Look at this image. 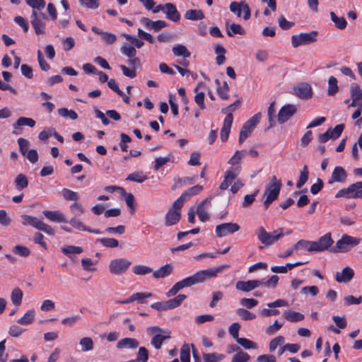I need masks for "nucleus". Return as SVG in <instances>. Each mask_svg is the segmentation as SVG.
<instances>
[{
    "label": "nucleus",
    "instance_id": "obj_9",
    "mask_svg": "<svg viewBox=\"0 0 362 362\" xmlns=\"http://www.w3.org/2000/svg\"><path fill=\"white\" fill-rule=\"evenodd\" d=\"M230 11L235 14L238 17H240L242 11H243V18L248 20L251 16V11L247 4L245 1L241 2L233 1L229 6Z\"/></svg>",
    "mask_w": 362,
    "mask_h": 362
},
{
    "label": "nucleus",
    "instance_id": "obj_30",
    "mask_svg": "<svg viewBox=\"0 0 362 362\" xmlns=\"http://www.w3.org/2000/svg\"><path fill=\"white\" fill-rule=\"evenodd\" d=\"M283 315L286 320L291 322L301 321L305 317L303 314L291 310L284 311Z\"/></svg>",
    "mask_w": 362,
    "mask_h": 362
},
{
    "label": "nucleus",
    "instance_id": "obj_26",
    "mask_svg": "<svg viewBox=\"0 0 362 362\" xmlns=\"http://www.w3.org/2000/svg\"><path fill=\"white\" fill-rule=\"evenodd\" d=\"M71 226L74 228L82 231H87L95 234H101L102 232L98 229H91L89 227L86 226L80 220L73 217L69 221H68Z\"/></svg>",
    "mask_w": 362,
    "mask_h": 362
},
{
    "label": "nucleus",
    "instance_id": "obj_62",
    "mask_svg": "<svg viewBox=\"0 0 362 362\" xmlns=\"http://www.w3.org/2000/svg\"><path fill=\"white\" fill-rule=\"evenodd\" d=\"M245 31L241 25L234 23L230 25V28L227 31V34L230 37L235 34L243 35Z\"/></svg>",
    "mask_w": 362,
    "mask_h": 362
},
{
    "label": "nucleus",
    "instance_id": "obj_34",
    "mask_svg": "<svg viewBox=\"0 0 362 362\" xmlns=\"http://www.w3.org/2000/svg\"><path fill=\"white\" fill-rule=\"evenodd\" d=\"M23 296V293L21 291V289L18 287L15 288L11 291V302L13 303V304L15 306L18 307L22 303Z\"/></svg>",
    "mask_w": 362,
    "mask_h": 362
},
{
    "label": "nucleus",
    "instance_id": "obj_52",
    "mask_svg": "<svg viewBox=\"0 0 362 362\" xmlns=\"http://www.w3.org/2000/svg\"><path fill=\"white\" fill-rule=\"evenodd\" d=\"M236 341L245 349H256L258 347L255 342L246 338L240 337Z\"/></svg>",
    "mask_w": 362,
    "mask_h": 362
},
{
    "label": "nucleus",
    "instance_id": "obj_61",
    "mask_svg": "<svg viewBox=\"0 0 362 362\" xmlns=\"http://www.w3.org/2000/svg\"><path fill=\"white\" fill-rule=\"evenodd\" d=\"M17 142L19 146V151L21 154L24 156L28 152V147L30 142L24 138H18Z\"/></svg>",
    "mask_w": 362,
    "mask_h": 362
},
{
    "label": "nucleus",
    "instance_id": "obj_12",
    "mask_svg": "<svg viewBox=\"0 0 362 362\" xmlns=\"http://www.w3.org/2000/svg\"><path fill=\"white\" fill-rule=\"evenodd\" d=\"M240 230V226L235 223H224L216 226L215 232L218 238L233 234Z\"/></svg>",
    "mask_w": 362,
    "mask_h": 362
},
{
    "label": "nucleus",
    "instance_id": "obj_53",
    "mask_svg": "<svg viewBox=\"0 0 362 362\" xmlns=\"http://www.w3.org/2000/svg\"><path fill=\"white\" fill-rule=\"evenodd\" d=\"M203 358L204 362H218L223 360L225 356L216 353L204 354Z\"/></svg>",
    "mask_w": 362,
    "mask_h": 362
},
{
    "label": "nucleus",
    "instance_id": "obj_39",
    "mask_svg": "<svg viewBox=\"0 0 362 362\" xmlns=\"http://www.w3.org/2000/svg\"><path fill=\"white\" fill-rule=\"evenodd\" d=\"M35 312L34 310H28L23 317L17 320L20 325H26L33 322L35 318Z\"/></svg>",
    "mask_w": 362,
    "mask_h": 362
},
{
    "label": "nucleus",
    "instance_id": "obj_2",
    "mask_svg": "<svg viewBox=\"0 0 362 362\" xmlns=\"http://www.w3.org/2000/svg\"><path fill=\"white\" fill-rule=\"evenodd\" d=\"M281 185V180H277L274 175L272 176L270 182L267 185L264 193L266 197L263 203L265 209H268L270 204L278 198Z\"/></svg>",
    "mask_w": 362,
    "mask_h": 362
},
{
    "label": "nucleus",
    "instance_id": "obj_35",
    "mask_svg": "<svg viewBox=\"0 0 362 362\" xmlns=\"http://www.w3.org/2000/svg\"><path fill=\"white\" fill-rule=\"evenodd\" d=\"M14 184L18 190H23L28 185V177L24 174H18L15 178Z\"/></svg>",
    "mask_w": 362,
    "mask_h": 362
},
{
    "label": "nucleus",
    "instance_id": "obj_3",
    "mask_svg": "<svg viewBox=\"0 0 362 362\" xmlns=\"http://www.w3.org/2000/svg\"><path fill=\"white\" fill-rule=\"evenodd\" d=\"M283 228H280L272 233L267 232L263 226L257 228L255 234L258 240L265 246H270L281 238L284 233Z\"/></svg>",
    "mask_w": 362,
    "mask_h": 362
},
{
    "label": "nucleus",
    "instance_id": "obj_22",
    "mask_svg": "<svg viewBox=\"0 0 362 362\" xmlns=\"http://www.w3.org/2000/svg\"><path fill=\"white\" fill-rule=\"evenodd\" d=\"M165 7V13L168 20L175 23L180 20V13L177 11L175 5L172 3H167Z\"/></svg>",
    "mask_w": 362,
    "mask_h": 362
},
{
    "label": "nucleus",
    "instance_id": "obj_37",
    "mask_svg": "<svg viewBox=\"0 0 362 362\" xmlns=\"http://www.w3.org/2000/svg\"><path fill=\"white\" fill-rule=\"evenodd\" d=\"M35 125V121L29 117H21L17 121L13 124V128L17 129L21 126H28L30 127H33Z\"/></svg>",
    "mask_w": 362,
    "mask_h": 362
},
{
    "label": "nucleus",
    "instance_id": "obj_55",
    "mask_svg": "<svg viewBox=\"0 0 362 362\" xmlns=\"http://www.w3.org/2000/svg\"><path fill=\"white\" fill-rule=\"evenodd\" d=\"M267 117L269 122V127H272L275 123V101L272 102L267 109Z\"/></svg>",
    "mask_w": 362,
    "mask_h": 362
},
{
    "label": "nucleus",
    "instance_id": "obj_59",
    "mask_svg": "<svg viewBox=\"0 0 362 362\" xmlns=\"http://www.w3.org/2000/svg\"><path fill=\"white\" fill-rule=\"evenodd\" d=\"M350 94L351 96H355L359 100H362V89L356 83H352L350 85Z\"/></svg>",
    "mask_w": 362,
    "mask_h": 362
},
{
    "label": "nucleus",
    "instance_id": "obj_17",
    "mask_svg": "<svg viewBox=\"0 0 362 362\" xmlns=\"http://www.w3.org/2000/svg\"><path fill=\"white\" fill-rule=\"evenodd\" d=\"M347 178V173L341 166H337L334 168L328 184L332 185L334 182L343 183Z\"/></svg>",
    "mask_w": 362,
    "mask_h": 362
},
{
    "label": "nucleus",
    "instance_id": "obj_63",
    "mask_svg": "<svg viewBox=\"0 0 362 362\" xmlns=\"http://www.w3.org/2000/svg\"><path fill=\"white\" fill-rule=\"evenodd\" d=\"M229 90V86L226 81H224L222 86H220L217 89V93L219 97L223 100H227L229 98L228 93Z\"/></svg>",
    "mask_w": 362,
    "mask_h": 362
},
{
    "label": "nucleus",
    "instance_id": "obj_6",
    "mask_svg": "<svg viewBox=\"0 0 362 362\" xmlns=\"http://www.w3.org/2000/svg\"><path fill=\"white\" fill-rule=\"evenodd\" d=\"M261 113L258 112L245 122L241 128L239 143H243L252 132L261 119Z\"/></svg>",
    "mask_w": 362,
    "mask_h": 362
},
{
    "label": "nucleus",
    "instance_id": "obj_51",
    "mask_svg": "<svg viewBox=\"0 0 362 362\" xmlns=\"http://www.w3.org/2000/svg\"><path fill=\"white\" fill-rule=\"evenodd\" d=\"M132 272L136 275H146L153 272V269L148 266L136 264L132 268Z\"/></svg>",
    "mask_w": 362,
    "mask_h": 362
},
{
    "label": "nucleus",
    "instance_id": "obj_13",
    "mask_svg": "<svg viewBox=\"0 0 362 362\" xmlns=\"http://www.w3.org/2000/svg\"><path fill=\"white\" fill-rule=\"evenodd\" d=\"M297 112V107L293 104L284 105L279 111L277 120L279 124L287 122Z\"/></svg>",
    "mask_w": 362,
    "mask_h": 362
},
{
    "label": "nucleus",
    "instance_id": "obj_7",
    "mask_svg": "<svg viewBox=\"0 0 362 362\" xmlns=\"http://www.w3.org/2000/svg\"><path fill=\"white\" fill-rule=\"evenodd\" d=\"M317 32L311 31L310 33H301L299 35L291 37V44L295 48L303 45H309L317 41Z\"/></svg>",
    "mask_w": 362,
    "mask_h": 362
},
{
    "label": "nucleus",
    "instance_id": "obj_29",
    "mask_svg": "<svg viewBox=\"0 0 362 362\" xmlns=\"http://www.w3.org/2000/svg\"><path fill=\"white\" fill-rule=\"evenodd\" d=\"M91 30L95 34L100 35L103 40L108 45L113 44L117 40V37L115 34L108 32H103L95 26H93Z\"/></svg>",
    "mask_w": 362,
    "mask_h": 362
},
{
    "label": "nucleus",
    "instance_id": "obj_1",
    "mask_svg": "<svg viewBox=\"0 0 362 362\" xmlns=\"http://www.w3.org/2000/svg\"><path fill=\"white\" fill-rule=\"evenodd\" d=\"M229 265L223 264L215 268H210L208 269L200 270L193 275L188 276L182 280L177 282L167 292L168 297L175 296L180 290L189 287L191 286L201 284L206 280L217 276V275L222 272L223 269H228Z\"/></svg>",
    "mask_w": 362,
    "mask_h": 362
},
{
    "label": "nucleus",
    "instance_id": "obj_41",
    "mask_svg": "<svg viewBox=\"0 0 362 362\" xmlns=\"http://www.w3.org/2000/svg\"><path fill=\"white\" fill-rule=\"evenodd\" d=\"M147 176L142 171H136L129 174L127 180L141 183L147 180Z\"/></svg>",
    "mask_w": 362,
    "mask_h": 362
},
{
    "label": "nucleus",
    "instance_id": "obj_24",
    "mask_svg": "<svg viewBox=\"0 0 362 362\" xmlns=\"http://www.w3.org/2000/svg\"><path fill=\"white\" fill-rule=\"evenodd\" d=\"M30 23L37 35L44 34L45 30V23L36 16V12H32L30 16Z\"/></svg>",
    "mask_w": 362,
    "mask_h": 362
},
{
    "label": "nucleus",
    "instance_id": "obj_21",
    "mask_svg": "<svg viewBox=\"0 0 362 362\" xmlns=\"http://www.w3.org/2000/svg\"><path fill=\"white\" fill-rule=\"evenodd\" d=\"M43 215L49 221L56 223H68L64 215L59 211L45 210Z\"/></svg>",
    "mask_w": 362,
    "mask_h": 362
},
{
    "label": "nucleus",
    "instance_id": "obj_60",
    "mask_svg": "<svg viewBox=\"0 0 362 362\" xmlns=\"http://www.w3.org/2000/svg\"><path fill=\"white\" fill-rule=\"evenodd\" d=\"M13 252L15 254H16L21 257H26L29 256L30 254V251L27 247L20 245H16L13 248Z\"/></svg>",
    "mask_w": 362,
    "mask_h": 362
},
{
    "label": "nucleus",
    "instance_id": "obj_10",
    "mask_svg": "<svg viewBox=\"0 0 362 362\" xmlns=\"http://www.w3.org/2000/svg\"><path fill=\"white\" fill-rule=\"evenodd\" d=\"M344 129V124H337L333 129L329 128L325 133L319 135L318 140L320 143H325L329 139L335 140L341 136Z\"/></svg>",
    "mask_w": 362,
    "mask_h": 362
},
{
    "label": "nucleus",
    "instance_id": "obj_18",
    "mask_svg": "<svg viewBox=\"0 0 362 362\" xmlns=\"http://www.w3.org/2000/svg\"><path fill=\"white\" fill-rule=\"evenodd\" d=\"M141 23L147 28L153 31H158L168 26V23L162 20L152 21L149 18L144 17L141 19Z\"/></svg>",
    "mask_w": 362,
    "mask_h": 362
},
{
    "label": "nucleus",
    "instance_id": "obj_33",
    "mask_svg": "<svg viewBox=\"0 0 362 362\" xmlns=\"http://www.w3.org/2000/svg\"><path fill=\"white\" fill-rule=\"evenodd\" d=\"M204 17V14L202 10L189 9L185 13V18L190 21L202 20Z\"/></svg>",
    "mask_w": 362,
    "mask_h": 362
},
{
    "label": "nucleus",
    "instance_id": "obj_27",
    "mask_svg": "<svg viewBox=\"0 0 362 362\" xmlns=\"http://www.w3.org/2000/svg\"><path fill=\"white\" fill-rule=\"evenodd\" d=\"M206 204H210L209 198L204 199L197 206V214L202 222H205L209 218V216L205 209V205Z\"/></svg>",
    "mask_w": 362,
    "mask_h": 362
},
{
    "label": "nucleus",
    "instance_id": "obj_20",
    "mask_svg": "<svg viewBox=\"0 0 362 362\" xmlns=\"http://www.w3.org/2000/svg\"><path fill=\"white\" fill-rule=\"evenodd\" d=\"M233 114L230 113H228L224 119L223 124L221 129L220 135L221 139L223 142L226 141L228 139L229 133L233 124Z\"/></svg>",
    "mask_w": 362,
    "mask_h": 362
},
{
    "label": "nucleus",
    "instance_id": "obj_4",
    "mask_svg": "<svg viewBox=\"0 0 362 362\" xmlns=\"http://www.w3.org/2000/svg\"><path fill=\"white\" fill-rule=\"evenodd\" d=\"M360 242L361 240L359 238L344 234L341 238L337 241L332 251L334 253L347 252L350 251L352 247L358 245Z\"/></svg>",
    "mask_w": 362,
    "mask_h": 362
},
{
    "label": "nucleus",
    "instance_id": "obj_32",
    "mask_svg": "<svg viewBox=\"0 0 362 362\" xmlns=\"http://www.w3.org/2000/svg\"><path fill=\"white\" fill-rule=\"evenodd\" d=\"M329 15H330L332 21L334 23V26L337 28H338L339 30H344L346 28L347 22L344 17L337 16L334 11H331Z\"/></svg>",
    "mask_w": 362,
    "mask_h": 362
},
{
    "label": "nucleus",
    "instance_id": "obj_15",
    "mask_svg": "<svg viewBox=\"0 0 362 362\" xmlns=\"http://www.w3.org/2000/svg\"><path fill=\"white\" fill-rule=\"evenodd\" d=\"M294 94L301 99H308L312 97L311 86L307 83H301L293 89Z\"/></svg>",
    "mask_w": 362,
    "mask_h": 362
},
{
    "label": "nucleus",
    "instance_id": "obj_47",
    "mask_svg": "<svg viewBox=\"0 0 362 362\" xmlns=\"http://www.w3.org/2000/svg\"><path fill=\"white\" fill-rule=\"evenodd\" d=\"M180 358L181 362L190 361V348L189 344H185L180 349Z\"/></svg>",
    "mask_w": 362,
    "mask_h": 362
},
{
    "label": "nucleus",
    "instance_id": "obj_42",
    "mask_svg": "<svg viewBox=\"0 0 362 362\" xmlns=\"http://www.w3.org/2000/svg\"><path fill=\"white\" fill-rule=\"evenodd\" d=\"M247 151L246 150L237 151L234 155L229 159L228 163L231 165H235L240 163L241 160L245 157Z\"/></svg>",
    "mask_w": 362,
    "mask_h": 362
},
{
    "label": "nucleus",
    "instance_id": "obj_38",
    "mask_svg": "<svg viewBox=\"0 0 362 362\" xmlns=\"http://www.w3.org/2000/svg\"><path fill=\"white\" fill-rule=\"evenodd\" d=\"M26 4L33 8L32 12L40 11L46 5L45 0H25Z\"/></svg>",
    "mask_w": 362,
    "mask_h": 362
},
{
    "label": "nucleus",
    "instance_id": "obj_48",
    "mask_svg": "<svg viewBox=\"0 0 362 362\" xmlns=\"http://www.w3.org/2000/svg\"><path fill=\"white\" fill-rule=\"evenodd\" d=\"M337 80L334 76H330L328 80V95H334L338 91Z\"/></svg>",
    "mask_w": 362,
    "mask_h": 362
},
{
    "label": "nucleus",
    "instance_id": "obj_40",
    "mask_svg": "<svg viewBox=\"0 0 362 362\" xmlns=\"http://www.w3.org/2000/svg\"><path fill=\"white\" fill-rule=\"evenodd\" d=\"M203 189V187L199 185H194L182 194V198H185L186 200L189 199L192 196L198 194Z\"/></svg>",
    "mask_w": 362,
    "mask_h": 362
},
{
    "label": "nucleus",
    "instance_id": "obj_23",
    "mask_svg": "<svg viewBox=\"0 0 362 362\" xmlns=\"http://www.w3.org/2000/svg\"><path fill=\"white\" fill-rule=\"evenodd\" d=\"M139 346V342L137 339L134 338L125 337L119 341H118L117 344V348L118 349H134L138 348Z\"/></svg>",
    "mask_w": 362,
    "mask_h": 362
},
{
    "label": "nucleus",
    "instance_id": "obj_8",
    "mask_svg": "<svg viewBox=\"0 0 362 362\" xmlns=\"http://www.w3.org/2000/svg\"><path fill=\"white\" fill-rule=\"evenodd\" d=\"M132 262L125 258H117L110 261L109 264L110 272L114 275H121L131 266Z\"/></svg>",
    "mask_w": 362,
    "mask_h": 362
},
{
    "label": "nucleus",
    "instance_id": "obj_19",
    "mask_svg": "<svg viewBox=\"0 0 362 362\" xmlns=\"http://www.w3.org/2000/svg\"><path fill=\"white\" fill-rule=\"evenodd\" d=\"M354 276L353 269L349 267H344L341 272H337L335 274V280L338 283H348Z\"/></svg>",
    "mask_w": 362,
    "mask_h": 362
},
{
    "label": "nucleus",
    "instance_id": "obj_46",
    "mask_svg": "<svg viewBox=\"0 0 362 362\" xmlns=\"http://www.w3.org/2000/svg\"><path fill=\"white\" fill-rule=\"evenodd\" d=\"M62 196L66 201H74L76 202L79 199V196L77 192L66 188L62 189Z\"/></svg>",
    "mask_w": 362,
    "mask_h": 362
},
{
    "label": "nucleus",
    "instance_id": "obj_5",
    "mask_svg": "<svg viewBox=\"0 0 362 362\" xmlns=\"http://www.w3.org/2000/svg\"><path fill=\"white\" fill-rule=\"evenodd\" d=\"M334 241L331 237V233H327L321 236L316 241H311V247H308V251L320 252L328 250L332 245Z\"/></svg>",
    "mask_w": 362,
    "mask_h": 362
},
{
    "label": "nucleus",
    "instance_id": "obj_49",
    "mask_svg": "<svg viewBox=\"0 0 362 362\" xmlns=\"http://www.w3.org/2000/svg\"><path fill=\"white\" fill-rule=\"evenodd\" d=\"M79 344L82 351H89L93 349V341L90 337H83L80 339Z\"/></svg>",
    "mask_w": 362,
    "mask_h": 362
},
{
    "label": "nucleus",
    "instance_id": "obj_50",
    "mask_svg": "<svg viewBox=\"0 0 362 362\" xmlns=\"http://www.w3.org/2000/svg\"><path fill=\"white\" fill-rule=\"evenodd\" d=\"M69 209L75 218L76 216H80L85 211L82 204L78 202H76L71 204L69 206Z\"/></svg>",
    "mask_w": 362,
    "mask_h": 362
},
{
    "label": "nucleus",
    "instance_id": "obj_14",
    "mask_svg": "<svg viewBox=\"0 0 362 362\" xmlns=\"http://www.w3.org/2000/svg\"><path fill=\"white\" fill-rule=\"evenodd\" d=\"M262 285V281L261 280L239 281L236 283L235 288L239 291L250 292Z\"/></svg>",
    "mask_w": 362,
    "mask_h": 362
},
{
    "label": "nucleus",
    "instance_id": "obj_25",
    "mask_svg": "<svg viewBox=\"0 0 362 362\" xmlns=\"http://www.w3.org/2000/svg\"><path fill=\"white\" fill-rule=\"evenodd\" d=\"M180 218L181 213L169 209L165 216V225L166 226H174L180 221Z\"/></svg>",
    "mask_w": 362,
    "mask_h": 362
},
{
    "label": "nucleus",
    "instance_id": "obj_11",
    "mask_svg": "<svg viewBox=\"0 0 362 362\" xmlns=\"http://www.w3.org/2000/svg\"><path fill=\"white\" fill-rule=\"evenodd\" d=\"M361 199L362 192L357 189L356 183L350 185L347 188L339 189L335 194V198Z\"/></svg>",
    "mask_w": 362,
    "mask_h": 362
},
{
    "label": "nucleus",
    "instance_id": "obj_45",
    "mask_svg": "<svg viewBox=\"0 0 362 362\" xmlns=\"http://www.w3.org/2000/svg\"><path fill=\"white\" fill-rule=\"evenodd\" d=\"M308 169L307 165H304L303 169L300 171L298 181L296 184L297 188H300L303 186L308 180Z\"/></svg>",
    "mask_w": 362,
    "mask_h": 362
},
{
    "label": "nucleus",
    "instance_id": "obj_57",
    "mask_svg": "<svg viewBox=\"0 0 362 362\" xmlns=\"http://www.w3.org/2000/svg\"><path fill=\"white\" fill-rule=\"evenodd\" d=\"M62 252L66 255H70L72 254H80L83 252L81 247L74 245H67L62 248Z\"/></svg>",
    "mask_w": 362,
    "mask_h": 362
},
{
    "label": "nucleus",
    "instance_id": "obj_28",
    "mask_svg": "<svg viewBox=\"0 0 362 362\" xmlns=\"http://www.w3.org/2000/svg\"><path fill=\"white\" fill-rule=\"evenodd\" d=\"M173 267L171 264H166L157 270L153 272V276L155 279H163L168 276L173 272Z\"/></svg>",
    "mask_w": 362,
    "mask_h": 362
},
{
    "label": "nucleus",
    "instance_id": "obj_64",
    "mask_svg": "<svg viewBox=\"0 0 362 362\" xmlns=\"http://www.w3.org/2000/svg\"><path fill=\"white\" fill-rule=\"evenodd\" d=\"M250 358L247 353L240 351L233 356L231 362H247Z\"/></svg>",
    "mask_w": 362,
    "mask_h": 362
},
{
    "label": "nucleus",
    "instance_id": "obj_36",
    "mask_svg": "<svg viewBox=\"0 0 362 362\" xmlns=\"http://www.w3.org/2000/svg\"><path fill=\"white\" fill-rule=\"evenodd\" d=\"M173 53L176 57H183L185 58H187L190 57V52L187 49V48L182 45H177L174 46L172 49Z\"/></svg>",
    "mask_w": 362,
    "mask_h": 362
},
{
    "label": "nucleus",
    "instance_id": "obj_56",
    "mask_svg": "<svg viewBox=\"0 0 362 362\" xmlns=\"http://www.w3.org/2000/svg\"><path fill=\"white\" fill-rule=\"evenodd\" d=\"M58 114L63 117H69L73 120L78 118V115L75 111L65 107L58 109Z\"/></svg>",
    "mask_w": 362,
    "mask_h": 362
},
{
    "label": "nucleus",
    "instance_id": "obj_54",
    "mask_svg": "<svg viewBox=\"0 0 362 362\" xmlns=\"http://www.w3.org/2000/svg\"><path fill=\"white\" fill-rule=\"evenodd\" d=\"M236 313L243 320H252L256 318V315L254 313L244 308H238Z\"/></svg>",
    "mask_w": 362,
    "mask_h": 362
},
{
    "label": "nucleus",
    "instance_id": "obj_16",
    "mask_svg": "<svg viewBox=\"0 0 362 362\" xmlns=\"http://www.w3.org/2000/svg\"><path fill=\"white\" fill-rule=\"evenodd\" d=\"M171 337V331L165 329L163 333L156 334L151 339V344L156 349H160L165 340Z\"/></svg>",
    "mask_w": 362,
    "mask_h": 362
},
{
    "label": "nucleus",
    "instance_id": "obj_43",
    "mask_svg": "<svg viewBox=\"0 0 362 362\" xmlns=\"http://www.w3.org/2000/svg\"><path fill=\"white\" fill-rule=\"evenodd\" d=\"M96 241L100 243L103 246L109 248H115L119 245V242L112 238H99Z\"/></svg>",
    "mask_w": 362,
    "mask_h": 362
},
{
    "label": "nucleus",
    "instance_id": "obj_31",
    "mask_svg": "<svg viewBox=\"0 0 362 362\" xmlns=\"http://www.w3.org/2000/svg\"><path fill=\"white\" fill-rule=\"evenodd\" d=\"M21 218L22 219V224L23 226H31L33 228L38 229V227L40 226V224L41 223V220L26 214H23L21 216Z\"/></svg>",
    "mask_w": 362,
    "mask_h": 362
},
{
    "label": "nucleus",
    "instance_id": "obj_58",
    "mask_svg": "<svg viewBox=\"0 0 362 362\" xmlns=\"http://www.w3.org/2000/svg\"><path fill=\"white\" fill-rule=\"evenodd\" d=\"M148 359V351L146 348L142 346L139 349L136 362H146Z\"/></svg>",
    "mask_w": 362,
    "mask_h": 362
},
{
    "label": "nucleus",
    "instance_id": "obj_44",
    "mask_svg": "<svg viewBox=\"0 0 362 362\" xmlns=\"http://www.w3.org/2000/svg\"><path fill=\"white\" fill-rule=\"evenodd\" d=\"M120 52L128 58H133L136 54L135 47L128 44H124L120 48Z\"/></svg>",
    "mask_w": 362,
    "mask_h": 362
}]
</instances>
